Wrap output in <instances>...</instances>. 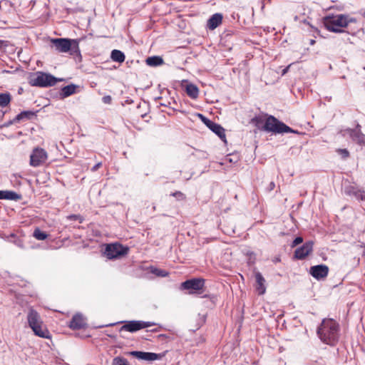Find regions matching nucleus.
<instances>
[{"label": "nucleus", "mask_w": 365, "mask_h": 365, "mask_svg": "<svg viewBox=\"0 0 365 365\" xmlns=\"http://www.w3.org/2000/svg\"><path fill=\"white\" fill-rule=\"evenodd\" d=\"M317 334L324 343L334 346L339 338V325L332 319H324L317 329Z\"/></svg>", "instance_id": "obj_1"}, {"label": "nucleus", "mask_w": 365, "mask_h": 365, "mask_svg": "<svg viewBox=\"0 0 365 365\" xmlns=\"http://www.w3.org/2000/svg\"><path fill=\"white\" fill-rule=\"evenodd\" d=\"M355 21L354 19L350 18L348 15L339 14L325 18L324 26L330 31L339 33L344 31L340 28L346 27L349 23Z\"/></svg>", "instance_id": "obj_2"}, {"label": "nucleus", "mask_w": 365, "mask_h": 365, "mask_svg": "<svg viewBox=\"0 0 365 365\" xmlns=\"http://www.w3.org/2000/svg\"><path fill=\"white\" fill-rule=\"evenodd\" d=\"M62 81V78H57L50 73L37 72L30 77L29 83L32 86L49 87Z\"/></svg>", "instance_id": "obj_3"}, {"label": "nucleus", "mask_w": 365, "mask_h": 365, "mask_svg": "<svg viewBox=\"0 0 365 365\" xmlns=\"http://www.w3.org/2000/svg\"><path fill=\"white\" fill-rule=\"evenodd\" d=\"M51 42L58 52L67 53L71 51L72 53H80L78 41L76 39L52 38Z\"/></svg>", "instance_id": "obj_4"}, {"label": "nucleus", "mask_w": 365, "mask_h": 365, "mask_svg": "<svg viewBox=\"0 0 365 365\" xmlns=\"http://www.w3.org/2000/svg\"><path fill=\"white\" fill-rule=\"evenodd\" d=\"M251 123L259 130L267 132H274L273 115L267 117L266 114L259 115L251 120Z\"/></svg>", "instance_id": "obj_5"}, {"label": "nucleus", "mask_w": 365, "mask_h": 365, "mask_svg": "<svg viewBox=\"0 0 365 365\" xmlns=\"http://www.w3.org/2000/svg\"><path fill=\"white\" fill-rule=\"evenodd\" d=\"M48 153L41 148L36 147L30 155L29 165L36 168L43 165L48 160Z\"/></svg>", "instance_id": "obj_6"}, {"label": "nucleus", "mask_w": 365, "mask_h": 365, "mask_svg": "<svg viewBox=\"0 0 365 365\" xmlns=\"http://www.w3.org/2000/svg\"><path fill=\"white\" fill-rule=\"evenodd\" d=\"M128 248L120 244L114 243L108 245L105 250V255L108 259H116L127 255Z\"/></svg>", "instance_id": "obj_7"}, {"label": "nucleus", "mask_w": 365, "mask_h": 365, "mask_svg": "<svg viewBox=\"0 0 365 365\" xmlns=\"http://www.w3.org/2000/svg\"><path fill=\"white\" fill-rule=\"evenodd\" d=\"M155 324L151 322H144V321H127L125 322L123 326H122L120 329V331H126L129 332H135L140 329L150 327Z\"/></svg>", "instance_id": "obj_8"}, {"label": "nucleus", "mask_w": 365, "mask_h": 365, "mask_svg": "<svg viewBox=\"0 0 365 365\" xmlns=\"http://www.w3.org/2000/svg\"><path fill=\"white\" fill-rule=\"evenodd\" d=\"M204 286L205 280L202 278L187 279L181 284V288L182 289L189 290L190 294H193L202 289Z\"/></svg>", "instance_id": "obj_9"}, {"label": "nucleus", "mask_w": 365, "mask_h": 365, "mask_svg": "<svg viewBox=\"0 0 365 365\" xmlns=\"http://www.w3.org/2000/svg\"><path fill=\"white\" fill-rule=\"evenodd\" d=\"M359 128L360 125L358 124L355 129H346L344 131L343 135H349L357 144L365 146V135L361 132Z\"/></svg>", "instance_id": "obj_10"}, {"label": "nucleus", "mask_w": 365, "mask_h": 365, "mask_svg": "<svg viewBox=\"0 0 365 365\" xmlns=\"http://www.w3.org/2000/svg\"><path fill=\"white\" fill-rule=\"evenodd\" d=\"M313 242L308 241L302 247L297 248L294 252V258L297 259H303L308 256L313 250Z\"/></svg>", "instance_id": "obj_11"}, {"label": "nucleus", "mask_w": 365, "mask_h": 365, "mask_svg": "<svg viewBox=\"0 0 365 365\" xmlns=\"http://www.w3.org/2000/svg\"><path fill=\"white\" fill-rule=\"evenodd\" d=\"M129 354L137 358L138 359L148 361H155L161 358L160 354L153 352H145L140 351H133L129 352Z\"/></svg>", "instance_id": "obj_12"}, {"label": "nucleus", "mask_w": 365, "mask_h": 365, "mask_svg": "<svg viewBox=\"0 0 365 365\" xmlns=\"http://www.w3.org/2000/svg\"><path fill=\"white\" fill-rule=\"evenodd\" d=\"M328 273L329 267L325 264L315 265L310 268V274L318 280L325 278Z\"/></svg>", "instance_id": "obj_13"}, {"label": "nucleus", "mask_w": 365, "mask_h": 365, "mask_svg": "<svg viewBox=\"0 0 365 365\" xmlns=\"http://www.w3.org/2000/svg\"><path fill=\"white\" fill-rule=\"evenodd\" d=\"M344 192L347 195L354 196L357 200L365 201V190L358 189L352 185H349L344 188Z\"/></svg>", "instance_id": "obj_14"}, {"label": "nucleus", "mask_w": 365, "mask_h": 365, "mask_svg": "<svg viewBox=\"0 0 365 365\" xmlns=\"http://www.w3.org/2000/svg\"><path fill=\"white\" fill-rule=\"evenodd\" d=\"M86 319L81 314H75L70 323L69 327L72 329H80L86 326Z\"/></svg>", "instance_id": "obj_15"}, {"label": "nucleus", "mask_w": 365, "mask_h": 365, "mask_svg": "<svg viewBox=\"0 0 365 365\" xmlns=\"http://www.w3.org/2000/svg\"><path fill=\"white\" fill-rule=\"evenodd\" d=\"M27 320L31 329L37 326L38 324H42V321L38 313L33 309H31L27 314Z\"/></svg>", "instance_id": "obj_16"}, {"label": "nucleus", "mask_w": 365, "mask_h": 365, "mask_svg": "<svg viewBox=\"0 0 365 365\" xmlns=\"http://www.w3.org/2000/svg\"><path fill=\"white\" fill-rule=\"evenodd\" d=\"M265 279L260 272H255V287L258 293V294L261 295L265 293L266 287H265Z\"/></svg>", "instance_id": "obj_17"}, {"label": "nucleus", "mask_w": 365, "mask_h": 365, "mask_svg": "<svg viewBox=\"0 0 365 365\" xmlns=\"http://www.w3.org/2000/svg\"><path fill=\"white\" fill-rule=\"evenodd\" d=\"M298 133L297 130H293L284 123L281 122L280 120H277L275 118V134H281V133Z\"/></svg>", "instance_id": "obj_18"}, {"label": "nucleus", "mask_w": 365, "mask_h": 365, "mask_svg": "<svg viewBox=\"0 0 365 365\" xmlns=\"http://www.w3.org/2000/svg\"><path fill=\"white\" fill-rule=\"evenodd\" d=\"M22 198L20 194L12 190H0V200L19 201Z\"/></svg>", "instance_id": "obj_19"}, {"label": "nucleus", "mask_w": 365, "mask_h": 365, "mask_svg": "<svg viewBox=\"0 0 365 365\" xmlns=\"http://www.w3.org/2000/svg\"><path fill=\"white\" fill-rule=\"evenodd\" d=\"M35 115V113L31 110H24L18 114L13 120L9 121L6 125L18 123L22 120H30Z\"/></svg>", "instance_id": "obj_20"}, {"label": "nucleus", "mask_w": 365, "mask_h": 365, "mask_svg": "<svg viewBox=\"0 0 365 365\" xmlns=\"http://www.w3.org/2000/svg\"><path fill=\"white\" fill-rule=\"evenodd\" d=\"M222 21V15L221 14L217 13L213 14L207 21V27L213 30L216 29L220 24H221Z\"/></svg>", "instance_id": "obj_21"}, {"label": "nucleus", "mask_w": 365, "mask_h": 365, "mask_svg": "<svg viewBox=\"0 0 365 365\" xmlns=\"http://www.w3.org/2000/svg\"><path fill=\"white\" fill-rule=\"evenodd\" d=\"M185 87V91L190 98L192 99H196L198 97L199 89L196 85L186 81Z\"/></svg>", "instance_id": "obj_22"}, {"label": "nucleus", "mask_w": 365, "mask_h": 365, "mask_svg": "<svg viewBox=\"0 0 365 365\" xmlns=\"http://www.w3.org/2000/svg\"><path fill=\"white\" fill-rule=\"evenodd\" d=\"M34 334L40 336L41 338L48 339L50 337V334L48 330L46 329V327L43 325V324H38L37 326L33 327L31 329Z\"/></svg>", "instance_id": "obj_23"}, {"label": "nucleus", "mask_w": 365, "mask_h": 365, "mask_svg": "<svg viewBox=\"0 0 365 365\" xmlns=\"http://www.w3.org/2000/svg\"><path fill=\"white\" fill-rule=\"evenodd\" d=\"M209 128L213 133H215L223 142H226L225 129L220 124L213 122Z\"/></svg>", "instance_id": "obj_24"}, {"label": "nucleus", "mask_w": 365, "mask_h": 365, "mask_svg": "<svg viewBox=\"0 0 365 365\" xmlns=\"http://www.w3.org/2000/svg\"><path fill=\"white\" fill-rule=\"evenodd\" d=\"M76 86L74 84H70L64 86L61 89V92L60 93L61 97L62 98L70 96L76 92Z\"/></svg>", "instance_id": "obj_25"}, {"label": "nucleus", "mask_w": 365, "mask_h": 365, "mask_svg": "<svg viewBox=\"0 0 365 365\" xmlns=\"http://www.w3.org/2000/svg\"><path fill=\"white\" fill-rule=\"evenodd\" d=\"M111 59L118 63H123L125 61V54L120 50L114 49L111 51Z\"/></svg>", "instance_id": "obj_26"}, {"label": "nucleus", "mask_w": 365, "mask_h": 365, "mask_svg": "<svg viewBox=\"0 0 365 365\" xmlns=\"http://www.w3.org/2000/svg\"><path fill=\"white\" fill-rule=\"evenodd\" d=\"M163 59L158 56L148 57L146 59V63L150 66H158L163 63Z\"/></svg>", "instance_id": "obj_27"}, {"label": "nucleus", "mask_w": 365, "mask_h": 365, "mask_svg": "<svg viewBox=\"0 0 365 365\" xmlns=\"http://www.w3.org/2000/svg\"><path fill=\"white\" fill-rule=\"evenodd\" d=\"M11 101V96L9 93H0V107H6Z\"/></svg>", "instance_id": "obj_28"}, {"label": "nucleus", "mask_w": 365, "mask_h": 365, "mask_svg": "<svg viewBox=\"0 0 365 365\" xmlns=\"http://www.w3.org/2000/svg\"><path fill=\"white\" fill-rule=\"evenodd\" d=\"M33 236L38 240H44L48 237V235L37 227L34 230Z\"/></svg>", "instance_id": "obj_29"}, {"label": "nucleus", "mask_w": 365, "mask_h": 365, "mask_svg": "<svg viewBox=\"0 0 365 365\" xmlns=\"http://www.w3.org/2000/svg\"><path fill=\"white\" fill-rule=\"evenodd\" d=\"M112 365H130L128 361L122 356H116L113 359Z\"/></svg>", "instance_id": "obj_30"}, {"label": "nucleus", "mask_w": 365, "mask_h": 365, "mask_svg": "<svg viewBox=\"0 0 365 365\" xmlns=\"http://www.w3.org/2000/svg\"><path fill=\"white\" fill-rule=\"evenodd\" d=\"M152 273L158 277H166L168 273L165 270L155 268L152 270Z\"/></svg>", "instance_id": "obj_31"}, {"label": "nucleus", "mask_w": 365, "mask_h": 365, "mask_svg": "<svg viewBox=\"0 0 365 365\" xmlns=\"http://www.w3.org/2000/svg\"><path fill=\"white\" fill-rule=\"evenodd\" d=\"M198 116L201 119V120L206 125L207 128H210L211 124L213 123L211 120L208 119L207 118L205 117L202 114L199 113Z\"/></svg>", "instance_id": "obj_32"}, {"label": "nucleus", "mask_w": 365, "mask_h": 365, "mask_svg": "<svg viewBox=\"0 0 365 365\" xmlns=\"http://www.w3.org/2000/svg\"><path fill=\"white\" fill-rule=\"evenodd\" d=\"M337 153L341 155L342 158L346 159L349 156V152L346 149H338Z\"/></svg>", "instance_id": "obj_33"}, {"label": "nucleus", "mask_w": 365, "mask_h": 365, "mask_svg": "<svg viewBox=\"0 0 365 365\" xmlns=\"http://www.w3.org/2000/svg\"><path fill=\"white\" fill-rule=\"evenodd\" d=\"M14 243L19 247L21 248V249H24V242L20 238H16L14 241Z\"/></svg>", "instance_id": "obj_34"}, {"label": "nucleus", "mask_w": 365, "mask_h": 365, "mask_svg": "<svg viewBox=\"0 0 365 365\" xmlns=\"http://www.w3.org/2000/svg\"><path fill=\"white\" fill-rule=\"evenodd\" d=\"M172 195L177 197L178 200H183L185 198V195L180 191L173 193Z\"/></svg>", "instance_id": "obj_35"}, {"label": "nucleus", "mask_w": 365, "mask_h": 365, "mask_svg": "<svg viewBox=\"0 0 365 365\" xmlns=\"http://www.w3.org/2000/svg\"><path fill=\"white\" fill-rule=\"evenodd\" d=\"M303 242V239L301 237H296L294 241L292 242V247H295L299 244H301Z\"/></svg>", "instance_id": "obj_36"}, {"label": "nucleus", "mask_w": 365, "mask_h": 365, "mask_svg": "<svg viewBox=\"0 0 365 365\" xmlns=\"http://www.w3.org/2000/svg\"><path fill=\"white\" fill-rule=\"evenodd\" d=\"M102 101L104 103L110 104L111 103L112 98L110 96H103Z\"/></svg>", "instance_id": "obj_37"}, {"label": "nucleus", "mask_w": 365, "mask_h": 365, "mask_svg": "<svg viewBox=\"0 0 365 365\" xmlns=\"http://www.w3.org/2000/svg\"><path fill=\"white\" fill-rule=\"evenodd\" d=\"M80 218H81V216L78 215H71L68 216V219L72 220H79Z\"/></svg>", "instance_id": "obj_38"}, {"label": "nucleus", "mask_w": 365, "mask_h": 365, "mask_svg": "<svg viewBox=\"0 0 365 365\" xmlns=\"http://www.w3.org/2000/svg\"><path fill=\"white\" fill-rule=\"evenodd\" d=\"M101 163H98L91 168V171L96 172L99 168H101Z\"/></svg>", "instance_id": "obj_39"}, {"label": "nucleus", "mask_w": 365, "mask_h": 365, "mask_svg": "<svg viewBox=\"0 0 365 365\" xmlns=\"http://www.w3.org/2000/svg\"><path fill=\"white\" fill-rule=\"evenodd\" d=\"M291 64L289 65L287 67H286L285 68H284L282 70V76H284L285 73H287V72L288 71L289 67H290Z\"/></svg>", "instance_id": "obj_40"}, {"label": "nucleus", "mask_w": 365, "mask_h": 365, "mask_svg": "<svg viewBox=\"0 0 365 365\" xmlns=\"http://www.w3.org/2000/svg\"><path fill=\"white\" fill-rule=\"evenodd\" d=\"M158 338L161 339H168L169 337L166 334H162L158 335Z\"/></svg>", "instance_id": "obj_41"}, {"label": "nucleus", "mask_w": 365, "mask_h": 365, "mask_svg": "<svg viewBox=\"0 0 365 365\" xmlns=\"http://www.w3.org/2000/svg\"><path fill=\"white\" fill-rule=\"evenodd\" d=\"M115 324L113 323V324H106V325H101V326H99L98 327L101 328V327H110V326H113Z\"/></svg>", "instance_id": "obj_42"}, {"label": "nucleus", "mask_w": 365, "mask_h": 365, "mask_svg": "<svg viewBox=\"0 0 365 365\" xmlns=\"http://www.w3.org/2000/svg\"><path fill=\"white\" fill-rule=\"evenodd\" d=\"M315 42H316V41H315V40H314V39H311V40H310L309 43H310L311 45H314V44L315 43Z\"/></svg>", "instance_id": "obj_43"}, {"label": "nucleus", "mask_w": 365, "mask_h": 365, "mask_svg": "<svg viewBox=\"0 0 365 365\" xmlns=\"http://www.w3.org/2000/svg\"><path fill=\"white\" fill-rule=\"evenodd\" d=\"M269 186H270L271 189H272L274 187V182H271L269 184Z\"/></svg>", "instance_id": "obj_44"}, {"label": "nucleus", "mask_w": 365, "mask_h": 365, "mask_svg": "<svg viewBox=\"0 0 365 365\" xmlns=\"http://www.w3.org/2000/svg\"><path fill=\"white\" fill-rule=\"evenodd\" d=\"M160 106H167V105L165 103H160Z\"/></svg>", "instance_id": "obj_45"}, {"label": "nucleus", "mask_w": 365, "mask_h": 365, "mask_svg": "<svg viewBox=\"0 0 365 365\" xmlns=\"http://www.w3.org/2000/svg\"><path fill=\"white\" fill-rule=\"evenodd\" d=\"M279 259L275 258V262L279 261Z\"/></svg>", "instance_id": "obj_46"}]
</instances>
